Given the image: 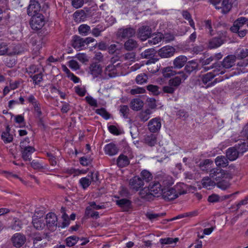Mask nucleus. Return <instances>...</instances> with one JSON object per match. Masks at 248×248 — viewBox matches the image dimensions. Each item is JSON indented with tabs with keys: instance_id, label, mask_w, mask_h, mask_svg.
<instances>
[{
	"instance_id": "44",
	"label": "nucleus",
	"mask_w": 248,
	"mask_h": 248,
	"mask_svg": "<svg viewBox=\"0 0 248 248\" xmlns=\"http://www.w3.org/2000/svg\"><path fill=\"white\" fill-rule=\"evenodd\" d=\"M211 177H204L202 180V185L203 187L208 188L211 186L216 185V183L213 181Z\"/></svg>"
},
{
	"instance_id": "40",
	"label": "nucleus",
	"mask_w": 248,
	"mask_h": 248,
	"mask_svg": "<svg viewBox=\"0 0 248 248\" xmlns=\"http://www.w3.org/2000/svg\"><path fill=\"white\" fill-rule=\"evenodd\" d=\"M235 147H236L239 155H243L248 150V143L246 141L241 142V143L236 145Z\"/></svg>"
},
{
	"instance_id": "58",
	"label": "nucleus",
	"mask_w": 248,
	"mask_h": 248,
	"mask_svg": "<svg viewBox=\"0 0 248 248\" xmlns=\"http://www.w3.org/2000/svg\"><path fill=\"white\" fill-rule=\"evenodd\" d=\"M30 77L32 78L35 84H39L43 80V75L41 72L34 76L30 75Z\"/></svg>"
},
{
	"instance_id": "10",
	"label": "nucleus",
	"mask_w": 248,
	"mask_h": 248,
	"mask_svg": "<svg viewBox=\"0 0 248 248\" xmlns=\"http://www.w3.org/2000/svg\"><path fill=\"white\" fill-rule=\"evenodd\" d=\"M20 147L22 158L25 161H31V155L35 152V148L29 145H25L24 146L23 144L20 146Z\"/></svg>"
},
{
	"instance_id": "28",
	"label": "nucleus",
	"mask_w": 248,
	"mask_h": 248,
	"mask_svg": "<svg viewBox=\"0 0 248 248\" xmlns=\"http://www.w3.org/2000/svg\"><path fill=\"white\" fill-rule=\"evenodd\" d=\"M130 161L128 157L123 154H121L117 159V164L120 168H124L128 166Z\"/></svg>"
},
{
	"instance_id": "55",
	"label": "nucleus",
	"mask_w": 248,
	"mask_h": 248,
	"mask_svg": "<svg viewBox=\"0 0 248 248\" xmlns=\"http://www.w3.org/2000/svg\"><path fill=\"white\" fill-rule=\"evenodd\" d=\"M159 182L161 184L162 187L168 186L172 184L170 177H164L159 180Z\"/></svg>"
},
{
	"instance_id": "9",
	"label": "nucleus",
	"mask_w": 248,
	"mask_h": 248,
	"mask_svg": "<svg viewBox=\"0 0 248 248\" xmlns=\"http://www.w3.org/2000/svg\"><path fill=\"white\" fill-rule=\"evenodd\" d=\"M44 213H41L40 215L37 212H35L34 216L32 217V223L33 227L38 230H43L45 226L46 223L44 219L41 218V217H43Z\"/></svg>"
},
{
	"instance_id": "16",
	"label": "nucleus",
	"mask_w": 248,
	"mask_h": 248,
	"mask_svg": "<svg viewBox=\"0 0 248 248\" xmlns=\"http://www.w3.org/2000/svg\"><path fill=\"white\" fill-rule=\"evenodd\" d=\"M31 43L33 46V51L37 53L42 47L44 39L42 37L37 35L31 38Z\"/></svg>"
},
{
	"instance_id": "19",
	"label": "nucleus",
	"mask_w": 248,
	"mask_h": 248,
	"mask_svg": "<svg viewBox=\"0 0 248 248\" xmlns=\"http://www.w3.org/2000/svg\"><path fill=\"white\" fill-rule=\"evenodd\" d=\"M46 224L47 228L51 229V228L56 227L57 225V217L56 215L52 213H49L46 216Z\"/></svg>"
},
{
	"instance_id": "22",
	"label": "nucleus",
	"mask_w": 248,
	"mask_h": 248,
	"mask_svg": "<svg viewBox=\"0 0 248 248\" xmlns=\"http://www.w3.org/2000/svg\"><path fill=\"white\" fill-rule=\"evenodd\" d=\"M187 58L184 55H180L176 57L173 61V67L174 68L180 69L186 63Z\"/></svg>"
},
{
	"instance_id": "37",
	"label": "nucleus",
	"mask_w": 248,
	"mask_h": 248,
	"mask_svg": "<svg viewBox=\"0 0 248 248\" xmlns=\"http://www.w3.org/2000/svg\"><path fill=\"white\" fill-rule=\"evenodd\" d=\"M212 68H214L212 72L216 74V76L219 74H223L226 72L225 70V68L223 67L222 63L220 64L219 62L214 63L212 65Z\"/></svg>"
},
{
	"instance_id": "25",
	"label": "nucleus",
	"mask_w": 248,
	"mask_h": 248,
	"mask_svg": "<svg viewBox=\"0 0 248 248\" xmlns=\"http://www.w3.org/2000/svg\"><path fill=\"white\" fill-rule=\"evenodd\" d=\"M116 204L123 211H128L131 208V202L126 199H122L116 201Z\"/></svg>"
},
{
	"instance_id": "4",
	"label": "nucleus",
	"mask_w": 248,
	"mask_h": 248,
	"mask_svg": "<svg viewBox=\"0 0 248 248\" xmlns=\"http://www.w3.org/2000/svg\"><path fill=\"white\" fill-rule=\"evenodd\" d=\"M177 74L179 75L178 76L170 78L168 81L169 85L176 90L188 77V75L183 71L178 72Z\"/></svg>"
},
{
	"instance_id": "17",
	"label": "nucleus",
	"mask_w": 248,
	"mask_h": 248,
	"mask_svg": "<svg viewBox=\"0 0 248 248\" xmlns=\"http://www.w3.org/2000/svg\"><path fill=\"white\" fill-rule=\"evenodd\" d=\"M89 69V73L93 76V78L98 77L102 72L101 65L97 62H93L91 64Z\"/></svg>"
},
{
	"instance_id": "20",
	"label": "nucleus",
	"mask_w": 248,
	"mask_h": 248,
	"mask_svg": "<svg viewBox=\"0 0 248 248\" xmlns=\"http://www.w3.org/2000/svg\"><path fill=\"white\" fill-rule=\"evenodd\" d=\"M248 18L244 17H241L236 19L234 22L233 26L230 28L231 31L233 32H237L244 24H247Z\"/></svg>"
},
{
	"instance_id": "30",
	"label": "nucleus",
	"mask_w": 248,
	"mask_h": 248,
	"mask_svg": "<svg viewBox=\"0 0 248 248\" xmlns=\"http://www.w3.org/2000/svg\"><path fill=\"white\" fill-rule=\"evenodd\" d=\"M84 46L83 38L78 35H75L73 37L72 46L75 48L80 49Z\"/></svg>"
},
{
	"instance_id": "8",
	"label": "nucleus",
	"mask_w": 248,
	"mask_h": 248,
	"mask_svg": "<svg viewBox=\"0 0 248 248\" xmlns=\"http://www.w3.org/2000/svg\"><path fill=\"white\" fill-rule=\"evenodd\" d=\"M216 76V74L213 72H209L206 74H204L201 76V79L202 83L206 85L208 83L206 86V88L214 86L217 82H220L222 80V78H216L213 81L210 82L212 79Z\"/></svg>"
},
{
	"instance_id": "2",
	"label": "nucleus",
	"mask_w": 248,
	"mask_h": 248,
	"mask_svg": "<svg viewBox=\"0 0 248 248\" xmlns=\"http://www.w3.org/2000/svg\"><path fill=\"white\" fill-rule=\"evenodd\" d=\"M209 172V176L216 182L222 179L230 180L232 178L231 173L220 168H213Z\"/></svg>"
},
{
	"instance_id": "31",
	"label": "nucleus",
	"mask_w": 248,
	"mask_h": 248,
	"mask_svg": "<svg viewBox=\"0 0 248 248\" xmlns=\"http://www.w3.org/2000/svg\"><path fill=\"white\" fill-rule=\"evenodd\" d=\"M224 43L220 37H215L211 39L208 44V47L210 49L215 48L220 46Z\"/></svg>"
},
{
	"instance_id": "27",
	"label": "nucleus",
	"mask_w": 248,
	"mask_h": 248,
	"mask_svg": "<svg viewBox=\"0 0 248 248\" xmlns=\"http://www.w3.org/2000/svg\"><path fill=\"white\" fill-rule=\"evenodd\" d=\"M215 163L217 168H224L228 165V159L226 156L220 155L217 156L215 159Z\"/></svg>"
},
{
	"instance_id": "64",
	"label": "nucleus",
	"mask_w": 248,
	"mask_h": 248,
	"mask_svg": "<svg viewBox=\"0 0 248 248\" xmlns=\"http://www.w3.org/2000/svg\"><path fill=\"white\" fill-rule=\"evenodd\" d=\"M92 160L86 157H81L79 159L80 163L83 166H88L91 164Z\"/></svg>"
},
{
	"instance_id": "42",
	"label": "nucleus",
	"mask_w": 248,
	"mask_h": 248,
	"mask_svg": "<svg viewBox=\"0 0 248 248\" xmlns=\"http://www.w3.org/2000/svg\"><path fill=\"white\" fill-rule=\"evenodd\" d=\"M172 66L165 67L162 69V73L165 78H170L176 74V72L173 70Z\"/></svg>"
},
{
	"instance_id": "7",
	"label": "nucleus",
	"mask_w": 248,
	"mask_h": 248,
	"mask_svg": "<svg viewBox=\"0 0 248 248\" xmlns=\"http://www.w3.org/2000/svg\"><path fill=\"white\" fill-rule=\"evenodd\" d=\"M136 34V30L133 28L129 27L121 28L118 29L116 32L118 38L122 39L129 38L134 36Z\"/></svg>"
},
{
	"instance_id": "5",
	"label": "nucleus",
	"mask_w": 248,
	"mask_h": 248,
	"mask_svg": "<svg viewBox=\"0 0 248 248\" xmlns=\"http://www.w3.org/2000/svg\"><path fill=\"white\" fill-rule=\"evenodd\" d=\"M31 18L30 22L31 28L33 30H38L44 25V17L42 14H39L31 16Z\"/></svg>"
},
{
	"instance_id": "36",
	"label": "nucleus",
	"mask_w": 248,
	"mask_h": 248,
	"mask_svg": "<svg viewBox=\"0 0 248 248\" xmlns=\"http://www.w3.org/2000/svg\"><path fill=\"white\" fill-rule=\"evenodd\" d=\"M144 142L150 146H154L157 141L156 137L153 134L147 135L144 139Z\"/></svg>"
},
{
	"instance_id": "56",
	"label": "nucleus",
	"mask_w": 248,
	"mask_h": 248,
	"mask_svg": "<svg viewBox=\"0 0 248 248\" xmlns=\"http://www.w3.org/2000/svg\"><path fill=\"white\" fill-rule=\"evenodd\" d=\"M179 240L178 238H161L160 240V242L161 244L164 245V244H171L173 243H176Z\"/></svg>"
},
{
	"instance_id": "24",
	"label": "nucleus",
	"mask_w": 248,
	"mask_h": 248,
	"mask_svg": "<svg viewBox=\"0 0 248 248\" xmlns=\"http://www.w3.org/2000/svg\"><path fill=\"white\" fill-rule=\"evenodd\" d=\"M198 63L196 61H190L186 63L184 70L187 74L190 75L192 72L198 70Z\"/></svg>"
},
{
	"instance_id": "59",
	"label": "nucleus",
	"mask_w": 248,
	"mask_h": 248,
	"mask_svg": "<svg viewBox=\"0 0 248 248\" xmlns=\"http://www.w3.org/2000/svg\"><path fill=\"white\" fill-rule=\"evenodd\" d=\"M120 108V112L122 114L123 117L124 118H127L129 111L128 107L126 105H121Z\"/></svg>"
},
{
	"instance_id": "33",
	"label": "nucleus",
	"mask_w": 248,
	"mask_h": 248,
	"mask_svg": "<svg viewBox=\"0 0 248 248\" xmlns=\"http://www.w3.org/2000/svg\"><path fill=\"white\" fill-rule=\"evenodd\" d=\"M138 46L137 42L132 39H129L124 44V48L127 51H131Z\"/></svg>"
},
{
	"instance_id": "61",
	"label": "nucleus",
	"mask_w": 248,
	"mask_h": 248,
	"mask_svg": "<svg viewBox=\"0 0 248 248\" xmlns=\"http://www.w3.org/2000/svg\"><path fill=\"white\" fill-rule=\"evenodd\" d=\"M31 165L35 170H40L46 168L41 163L35 160H32V162H31Z\"/></svg>"
},
{
	"instance_id": "11",
	"label": "nucleus",
	"mask_w": 248,
	"mask_h": 248,
	"mask_svg": "<svg viewBox=\"0 0 248 248\" xmlns=\"http://www.w3.org/2000/svg\"><path fill=\"white\" fill-rule=\"evenodd\" d=\"M11 241L14 247L19 248L25 243L26 238L23 234L16 233L12 237Z\"/></svg>"
},
{
	"instance_id": "63",
	"label": "nucleus",
	"mask_w": 248,
	"mask_h": 248,
	"mask_svg": "<svg viewBox=\"0 0 248 248\" xmlns=\"http://www.w3.org/2000/svg\"><path fill=\"white\" fill-rule=\"evenodd\" d=\"M208 201L212 203L220 202V198L218 195L213 194L208 197Z\"/></svg>"
},
{
	"instance_id": "46",
	"label": "nucleus",
	"mask_w": 248,
	"mask_h": 248,
	"mask_svg": "<svg viewBox=\"0 0 248 248\" xmlns=\"http://www.w3.org/2000/svg\"><path fill=\"white\" fill-rule=\"evenodd\" d=\"M183 16L184 18L187 20L190 26L195 30L194 22L191 18V15L187 11H183L182 13Z\"/></svg>"
},
{
	"instance_id": "32",
	"label": "nucleus",
	"mask_w": 248,
	"mask_h": 248,
	"mask_svg": "<svg viewBox=\"0 0 248 248\" xmlns=\"http://www.w3.org/2000/svg\"><path fill=\"white\" fill-rule=\"evenodd\" d=\"M10 130L9 126L7 125L5 131L3 132L1 134V139L5 143H9L13 140V136L10 133Z\"/></svg>"
},
{
	"instance_id": "23",
	"label": "nucleus",
	"mask_w": 248,
	"mask_h": 248,
	"mask_svg": "<svg viewBox=\"0 0 248 248\" xmlns=\"http://www.w3.org/2000/svg\"><path fill=\"white\" fill-rule=\"evenodd\" d=\"M226 155L230 161L236 160L239 155L236 147L234 146L228 149L226 152Z\"/></svg>"
},
{
	"instance_id": "3",
	"label": "nucleus",
	"mask_w": 248,
	"mask_h": 248,
	"mask_svg": "<svg viewBox=\"0 0 248 248\" xmlns=\"http://www.w3.org/2000/svg\"><path fill=\"white\" fill-rule=\"evenodd\" d=\"M179 186H177L175 188H171L167 190L164 189L161 194L163 199L166 201H171L177 198L179 195L184 194L186 193V191H179Z\"/></svg>"
},
{
	"instance_id": "26",
	"label": "nucleus",
	"mask_w": 248,
	"mask_h": 248,
	"mask_svg": "<svg viewBox=\"0 0 248 248\" xmlns=\"http://www.w3.org/2000/svg\"><path fill=\"white\" fill-rule=\"evenodd\" d=\"M30 237L32 240L34 247L35 248H40V242L43 239L40 233L37 232H33L30 234Z\"/></svg>"
},
{
	"instance_id": "49",
	"label": "nucleus",
	"mask_w": 248,
	"mask_h": 248,
	"mask_svg": "<svg viewBox=\"0 0 248 248\" xmlns=\"http://www.w3.org/2000/svg\"><path fill=\"white\" fill-rule=\"evenodd\" d=\"M146 89L155 95H158L160 93L159 87L156 85L150 84L146 86Z\"/></svg>"
},
{
	"instance_id": "18",
	"label": "nucleus",
	"mask_w": 248,
	"mask_h": 248,
	"mask_svg": "<svg viewBox=\"0 0 248 248\" xmlns=\"http://www.w3.org/2000/svg\"><path fill=\"white\" fill-rule=\"evenodd\" d=\"M161 125L160 119L158 118H155L150 120L148 125L149 130L153 133L159 131L161 128Z\"/></svg>"
},
{
	"instance_id": "52",
	"label": "nucleus",
	"mask_w": 248,
	"mask_h": 248,
	"mask_svg": "<svg viewBox=\"0 0 248 248\" xmlns=\"http://www.w3.org/2000/svg\"><path fill=\"white\" fill-rule=\"evenodd\" d=\"M151 111L149 109H146L144 111H142L139 115V118L141 121L144 122L150 118Z\"/></svg>"
},
{
	"instance_id": "57",
	"label": "nucleus",
	"mask_w": 248,
	"mask_h": 248,
	"mask_svg": "<svg viewBox=\"0 0 248 248\" xmlns=\"http://www.w3.org/2000/svg\"><path fill=\"white\" fill-rule=\"evenodd\" d=\"M104 31L103 27L98 25L96 27L92 30V34L95 37H98L100 35L101 32Z\"/></svg>"
},
{
	"instance_id": "53",
	"label": "nucleus",
	"mask_w": 248,
	"mask_h": 248,
	"mask_svg": "<svg viewBox=\"0 0 248 248\" xmlns=\"http://www.w3.org/2000/svg\"><path fill=\"white\" fill-rule=\"evenodd\" d=\"M79 183L83 189L87 188L91 184L90 177H83L79 180Z\"/></svg>"
},
{
	"instance_id": "43",
	"label": "nucleus",
	"mask_w": 248,
	"mask_h": 248,
	"mask_svg": "<svg viewBox=\"0 0 248 248\" xmlns=\"http://www.w3.org/2000/svg\"><path fill=\"white\" fill-rule=\"evenodd\" d=\"M229 180V179H222L220 180L217 181L216 185L218 188L223 190H225L230 186V184Z\"/></svg>"
},
{
	"instance_id": "50",
	"label": "nucleus",
	"mask_w": 248,
	"mask_h": 248,
	"mask_svg": "<svg viewBox=\"0 0 248 248\" xmlns=\"http://www.w3.org/2000/svg\"><path fill=\"white\" fill-rule=\"evenodd\" d=\"M148 79V76L144 73L138 75L136 78V81L138 84H142L146 83Z\"/></svg>"
},
{
	"instance_id": "38",
	"label": "nucleus",
	"mask_w": 248,
	"mask_h": 248,
	"mask_svg": "<svg viewBox=\"0 0 248 248\" xmlns=\"http://www.w3.org/2000/svg\"><path fill=\"white\" fill-rule=\"evenodd\" d=\"M73 16L75 18V20H76V21L79 22L84 21L87 17V14L83 10L77 11L75 12Z\"/></svg>"
},
{
	"instance_id": "45",
	"label": "nucleus",
	"mask_w": 248,
	"mask_h": 248,
	"mask_svg": "<svg viewBox=\"0 0 248 248\" xmlns=\"http://www.w3.org/2000/svg\"><path fill=\"white\" fill-rule=\"evenodd\" d=\"M79 239V238L78 237L75 235L69 236L65 239L66 245L68 247H72L77 243Z\"/></svg>"
},
{
	"instance_id": "62",
	"label": "nucleus",
	"mask_w": 248,
	"mask_h": 248,
	"mask_svg": "<svg viewBox=\"0 0 248 248\" xmlns=\"http://www.w3.org/2000/svg\"><path fill=\"white\" fill-rule=\"evenodd\" d=\"M135 53L134 52H128L123 56L124 60L125 61H130L133 62L135 60Z\"/></svg>"
},
{
	"instance_id": "34",
	"label": "nucleus",
	"mask_w": 248,
	"mask_h": 248,
	"mask_svg": "<svg viewBox=\"0 0 248 248\" xmlns=\"http://www.w3.org/2000/svg\"><path fill=\"white\" fill-rule=\"evenodd\" d=\"M118 151L116 146L111 143L107 144L105 147V153L109 155H116L118 153Z\"/></svg>"
},
{
	"instance_id": "12",
	"label": "nucleus",
	"mask_w": 248,
	"mask_h": 248,
	"mask_svg": "<svg viewBox=\"0 0 248 248\" xmlns=\"http://www.w3.org/2000/svg\"><path fill=\"white\" fill-rule=\"evenodd\" d=\"M176 49L170 46H165L161 48L158 52V55L161 58H170L174 54Z\"/></svg>"
},
{
	"instance_id": "47",
	"label": "nucleus",
	"mask_w": 248,
	"mask_h": 248,
	"mask_svg": "<svg viewBox=\"0 0 248 248\" xmlns=\"http://www.w3.org/2000/svg\"><path fill=\"white\" fill-rule=\"evenodd\" d=\"M162 39L163 34L159 33L155 34L152 39L149 40L148 43L150 45H156L160 42Z\"/></svg>"
},
{
	"instance_id": "60",
	"label": "nucleus",
	"mask_w": 248,
	"mask_h": 248,
	"mask_svg": "<svg viewBox=\"0 0 248 248\" xmlns=\"http://www.w3.org/2000/svg\"><path fill=\"white\" fill-rule=\"evenodd\" d=\"M175 90L176 89H175L172 86L170 85L169 83L168 85L164 86L162 88L163 93L171 94H172Z\"/></svg>"
},
{
	"instance_id": "35",
	"label": "nucleus",
	"mask_w": 248,
	"mask_h": 248,
	"mask_svg": "<svg viewBox=\"0 0 248 248\" xmlns=\"http://www.w3.org/2000/svg\"><path fill=\"white\" fill-rule=\"evenodd\" d=\"M232 5L230 0H223L219 7V9L222 10V13L224 14L228 13L232 9Z\"/></svg>"
},
{
	"instance_id": "29",
	"label": "nucleus",
	"mask_w": 248,
	"mask_h": 248,
	"mask_svg": "<svg viewBox=\"0 0 248 248\" xmlns=\"http://www.w3.org/2000/svg\"><path fill=\"white\" fill-rule=\"evenodd\" d=\"M143 102L139 98L133 99L130 102V107L134 110H139L143 106Z\"/></svg>"
},
{
	"instance_id": "39",
	"label": "nucleus",
	"mask_w": 248,
	"mask_h": 248,
	"mask_svg": "<svg viewBox=\"0 0 248 248\" xmlns=\"http://www.w3.org/2000/svg\"><path fill=\"white\" fill-rule=\"evenodd\" d=\"M140 175V177L141 178L142 180L143 181V182L145 181L146 183H149L152 180V174L148 170H142Z\"/></svg>"
},
{
	"instance_id": "14",
	"label": "nucleus",
	"mask_w": 248,
	"mask_h": 248,
	"mask_svg": "<svg viewBox=\"0 0 248 248\" xmlns=\"http://www.w3.org/2000/svg\"><path fill=\"white\" fill-rule=\"evenodd\" d=\"M152 33L151 28L148 26H143L138 30V37L142 41L149 38Z\"/></svg>"
},
{
	"instance_id": "51",
	"label": "nucleus",
	"mask_w": 248,
	"mask_h": 248,
	"mask_svg": "<svg viewBox=\"0 0 248 248\" xmlns=\"http://www.w3.org/2000/svg\"><path fill=\"white\" fill-rule=\"evenodd\" d=\"M166 215L165 213L155 214L152 213L148 212L146 214V217L150 220L157 219L158 217H161Z\"/></svg>"
},
{
	"instance_id": "15",
	"label": "nucleus",
	"mask_w": 248,
	"mask_h": 248,
	"mask_svg": "<svg viewBox=\"0 0 248 248\" xmlns=\"http://www.w3.org/2000/svg\"><path fill=\"white\" fill-rule=\"evenodd\" d=\"M121 63L118 62L115 65L112 64L108 65L105 68L104 73L109 78H114L118 75L117 68L120 66Z\"/></svg>"
},
{
	"instance_id": "1",
	"label": "nucleus",
	"mask_w": 248,
	"mask_h": 248,
	"mask_svg": "<svg viewBox=\"0 0 248 248\" xmlns=\"http://www.w3.org/2000/svg\"><path fill=\"white\" fill-rule=\"evenodd\" d=\"M164 189L162 188L161 184L158 181H154L149 186V192L144 193V190H142L140 192V197L142 199H148L151 196L159 197L158 194H161Z\"/></svg>"
},
{
	"instance_id": "54",
	"label": "nucleus",
	"mask_w": 248,
	"mask_h": 248,
	"mask_svg": "<svg viewBox=\"0 0 248 248\" xmlns=\"http://www.w3.org/2000/svg\"><path fill=\"white\" fill-rule=\"evenodd\" d=\"M95 112L102 116L104 119L107 120L110 118V114L107 111L105 108H101L97 109L95 110Z\"/></svg>"
},
{
	"instance_id": "13",
	"label": "nucleus",
	"mask_w": 248,
	"mask_h": 248,
	"mask_svg": "<svg viewBox=\"0 0 248 248\" xmlns=\"http://www.w3.org/2000/svg\"><path fill=\"white\" fill-rule=\"evenodd\" d=\"M41 6L37 0H30V4L27 9V14L29 16L39 15Z\"/></svg>"
},
{
	"instance_id": "48",
	"label": "nucleus",
	"mask_w": 248,
	"mask_h": 248,
	"mask_svg": "<svg viewBox=\"0 0 248 248\" xmlns=\"http://www.w3.org/2000/svg\"><path fill=\"white\" fill-rule=\"evenodd\" d=\"M155 53L154 49H148L141 53V56L142 58L150 59L154 56Z\"/></svg>"
},
{
	"instance_id": "41",
	"label": "nucleus",
	"mask_w": 248,
	"mask_h": 248,
	"mask_svg": "<svg viewBox=\"0 0 248 248\" xmlns=\"http://www.w3.org/2000/svg\"><path fill=\"white\" fill-rule=\"evenodd\" d=\"M78 31L80 34L83 36H87L91 32V28L87 24H82L79 26Z\"/></svg>"
},
{
	"instance_id": "21",
	"label": "nucleus",
	"mask_w": 248,
	"mask_h": 248,
	"mask_svg": "<svg viewBox=\"0 0 248 248\" xmlns=\"http://www.w3.org/2000/svg\"><path fill=\"white\" fill-rule=\"evenodd\" d=\"M236 57L234 55H229L224 58L222 62V65L225 69H229L234 65Z\"/></svg>"
},
{
	"instance_id": "6",
	"label": "nucleus",
	"mask_w": 248,
	"mask_h": 248,
	"mask_svg": "<svg viewBox=\"0 0 248 248\" xmlns=\"http://www.w3.org/2000/svg\"><path fill=\"white\" fill-rule=\"evenodd\" d=\"M144 185V182L139 176H135L129 180V188L135 191H138L139 190L142 191Z\"/></svg>"
}]
</instances>
